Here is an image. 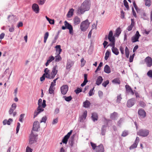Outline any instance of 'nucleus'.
I'll list each match as a JSON object with an SVG mask.
<instances>
[{
	"label": "nucleus",
	"mask_w": 152,
	"mask_h": 152,
	"mask_svg": "<svg viewBox=\"0 0 152 152\" xmlns=\"http://www.w3.org/2000/svg\"><path fill=\"white\" fill-rule=\"evenodd\" d=\"M110 53L109 50H107L106 51L105 54V56L104 57V59L106 60H107L108 59L109 56L110 55Z\"/></svg>",
	"instance_id": "obj_38"
},
{
	"label": "nucleus",
	"mask_w": 152,
	"mask_h": 152,
	"mask_svg": "<svg viewBox=\"0 0 152 152\" xmlns=\"http://www.w3.org/2000/svg\"><path fill=\"white\" fill-rule=\"evenodd\" d=\"M90 144L92 146V149L94 150L95 149L96 150V148H97V146H96V144L92 142H90Z\"/></svg>",
	"instance_id": "obj_48"
},
{
	"label": "nucleus",
	"mask_w": 152,
	"mask_h": 152,
	"mask_svg": "<svg viewBox=\"0 0 152 152\" xmlns=\"http://www.w3.org/2000/svg\"><path fill=\"white\" fill-rule=\"evenodd\" d=\"M58 67L57 65L54 66L52 68V72H51V75L50 74V76L48 77V79H51L54 78L58 72Z\"/></svg>",
	"instance_id": "obj_4"
},
{
	"label": "nucleus",
	"mask_w": 152,
	"mask_h": 152,
	"mask_svg": "<svg viewBox=\"0 0 152 152\" xmlns=\"http://www.w3.org/2000/svg\"><path fill=\"white\" fill-rule=\"evenodd\" d=\"M98 93L99 96L100 98L102 97L103 95V92L101 91H98Z\"/></svg>",
	"instance_id": "obj_64"
},
{
	"label": "nucleus",
	"mask_w": 152,
	"mask_h": 152,
	"mask_svg": "<svg viewBox=\"0 0 152 152\" xmlns=\"http://www.w3.org/2000/svg\"><path fill=\"white\" fill-rule=\"evenodd\" d=\"M120 50L122 54L124 53V48L122 46L120 47Z\"/></svg>",
	"instance_id": "obj_59"
},
{
	"label": "nucleus",
	"mask_w": 152,
	"mask_h": 152,
	"mask_svg": "<svg viewBox=\"0 0 152 152\" xmlns=\"http://www.w3.org/2000/svg\"><path fill=\"white\" fill-rule=\"evenodd\" d=\"M54 57L53 56H50L48 58V59L47 60L45 64V65L46 66H48L50 63L53 61L54 59Z\"/></svg>",
	"instance_id": "obj_25"
},
{
	"label": "nucleus",
	"mask_w": 152,
	"mask_h": 152,
	"mask_svg": "<svg viewBox=\"0 0 152 152\" xmlns=\"http://www.w3.org/2000/svg\"><path fill=\"white\" fill-rule=\"evenodd\" d=\"M60 89L61 94L63 95H65L68 90V86L67 85H64L61 87Z\"/></svg>",
	"instance_id": "obj_8"
},
{
	"label": "nucleus",
	"mask_w": 152,
	"mask_h": 152,
	"mask_svg": "<svg viewBox=\"0 0 152 152\" xmlns=\"http://www.w3.org/2000/svg\"><path fill=\"white\" fill-rule=\"evenodd\" d=\"M68 139L69 138L65 136L62 140V142L64 144H66Z\"/></svg>",
	"instance_id": "obj_41"
},
{
	"label": "nucleus",
	"mask_w": 152,
	"mask_h": 152,
	"mask_svg": "<svg viewBox=\"0 0 152 152\" xmlns=\"http://www.w3.org/2000/svg\"><path fill=\"white\" fill-rule=\"evenodd\" d=\"M109 82L108 80H107L106 81H104L102 83V85L104 87H106L107 86L109 83Z\"/></svg>",
	"instance_id": "obj_49"
},
{
	"label": "nucleus",
	"mask_w": 152,
	"mask_h": 152,
	"mask_svg": "<svg viewBox=\"0 0 152 152\" xmlns=\"http://www.w3.org/2000/svg\"><path fill=\"white\" fill-rule=\"evenodd\" d=\"M145 61L147 66L150 67L152 65V59L150 57H146Z\"/></svg>",
	"instance_id": "obj_10"
},
{
	"label": "nucleus",
	"mask_w": 152,
	"mask_h": 152,
	"mask_svg": "<svg viewBox=\"0 0 152 152\" xmlns=\"http://www.w3.org/2000/svg\"><path fill=\"white\" fill-rule=\"evenodd\" d=\"M82 91V90L81 88H78L76 89L75 90V92L76 94H78L80 93Z\"/></svg>",
	"instance_id": "obj_47"
},
{
	"label": "nucleus",
	"mask_w": 152,
	"mask_h": 152,
	"mask_svg": "<svg viewBox=\"0 0 152 152\" xmlns=\"http://www.w3.org/2000/svg\"><path fill=\"white\" fill-rule=\"evenodd\" d=\"M102 65H103V63L101 62H100V64H99V65L97 67L96 69L95 70V72H98V71L100 70V69H101L100 67L102 66Z\"/></svg>",
	"instance_id": "obj_45"
},
{
	"label": "nucleus",
	"mask_w": 152,
	"mask_h": 152,
	"mask_svg": "<svg viewBox=\"0 0 152 152\" xmlns=\"http://www.w3.org/2000/svg\"><path fill=\"white\" fill-rule=\"evenodd\" d=\"M44 72L45 73L43 74L45 75L46 78L48 79V76H50V70L48 68H46L45 69Z\"/></svg>",
	"instance_id": "obj_30"
},
{
	"label": "nucleus",
	"mask_w": 152,
	"mask_h": 152,
	"mask_svg": "<svg viewBox=\"0 0 152 152\" xmlns=\"http://www.w3.org/2000/svg\"><path fill=\"white\" fill-rule=\"evenodd\" d=\"M58 77L54 79L53 80V81L51 82L50 85H52V86H53V87H54V86H55L56 81V80H58Z\"/></svg>",
	"instance_id": "obj_55"
},
{
	"label": "nucleus",
	"mask_w": 152,
	"mask_h": 152,
	"mask_svg": "<svg viewBox=\"0 0 152 152\" xmlns=\"http://www.w3.org/2000/svg\"><path fill=\"white\" fill-rule=\"evenodd\" d=\"M147 75L149 77L152 78V70H149L147 73Z\"/></svg>",
	"instance_id": "obj_53"
},
{
	"label": "nucleus",
	"mask_w": 152,
	"mask_h": 152,
	"mask_svg": "<svg viewBox=\"0 0 152 152\" xmlns=\"http://www.w3.org/2000/svg\"><path fill=\"white\" fill-rule=\"evenodd\" d=\"M111 50L113 53L115 55H117L119 54L118 50L115 47H112Z\"/></svg>",
	"instance_id": "obj_27"
},
{
	"label": "nucleus",
	"mask_w": 152,
	"mask_h": 152,
	"mask_svg": "<svg viewBox=\"0 0 152 152\" xmlns=\"http://www.w3.org/2000/svg\"><path fill=\"white\" fill-rule=\"evenodd\" d=\"M39 113V112L37 111V110L35 111L34 113V118H35Z\"/></svg>",
	"instance_id": "obj_58"
},
{
	"label": "nucleus",
	"mask_w": 152,
	"mask_h": 152,
	"mask_svg": "<svg viewBox=\"0 0 152 152\" xmlns=\"http://www.w3.org/2000/svg\"><path fill=\"white\" fill-rule=\"evenodd\" d=\"M129 134V132L127 130H124V131L121 134V136L123 137H125Z\"/></svg>",
	"instance_id": "obj_43"
},
{
	"label": "nucleus",
	"mask_w": 152,
	"mask_h": 152,
	"mask_svg": "<svg viewBox=\"0 0 152 152\" xmlns=\"http://www.w3.org/2000/svg\"><path fill=\"white\" fill-rule=\"evenodd\" d=\"M139 105L142 107H144L146 106L145 103L143 101H140L139 102Z\"/></svg>",
	"instance_id": "obj_54"
},
{
	"label": "nucleus",
	"mask_w": 152,
	"mask_h": 152,
	"mask_svg": "<svg viewBox=\"0 0 152 152\" xmlns=\"http://www.w3.org/2000/svg\"><path fill=\"white\" fill-rule=\"evenodd\" d=\"M57 55L55 56V61L56 62H58L60 61L61 59V58L60 55V54H57Z\"/></svg>",
	"instance_id": "obj_40"
},
{
	"label": "nucleus",
	"mask_w": 152,
	"mask_h": 152,
	"mask_svg": "<svg viewBox=\"0 0 152 152\" xmlns=\"http://www.w3.org/2000/svg\"><path fill=\"white\" fill-rule=\"evenodd\" d=\"M64 23L66 28L69 30V33L71 34H72L73 33V28L72 25L66 21H65Z\"/></svg>",
	"instance_id": "obj_9"
},
{
	"label": "nucleus",
	"mask_w": 152,
	"mask_h": 152,
	"mask_svg": "<svg viewBox=\"0 0 152 152\" xmlns=\"http://www.w3.org/2000/svg\"><path fill=\"white\" fill-rule=\"evenodd\" d=\"M91 103L89 101L86 100L83 102V106L85 108H88L90 107Z\"/></svg>",
	"instance_id": "obj_29"
},
{
	"label": "nucleus",
	"mask_w": 152,
	"mask_h": 152,
	"mask_svg": "<svg viewBox=\"0 0 152 152\" xmlns=\"http://www.w3.org/2000/svg\"><path fill=\"white\" fill-rule=\"evenodd\" d=\"M63 98L67 102H69L72 99V98L71 96H63Z\"/></svg>",
	"instance_id": "obj_35"
},
{
	"label": "nucleus",
	"mask_w": 152,
	"mask_h": 152,
	"mask_svg": "<svg viewBox=\"0 0 152 152\" xmlns=\"http://www.w3.org/2000/svg\"><path fill=\"white\" fill-rule=\"evenodd\" d=\"M121 28L120 27L118 28L115 31V33L113 35V37L115 38L118 37L121 34Z\"/></svg>",
	"instance_id": "obj_15"
},
{
	"label": "nucleus",
	"mask_w": 152,
	"mask_h": 152,
	"mask_svg": "<svg viewBox=\"0 0 152 152\" xmlns=\"http://www.w3.org/2000/svg\"><path fill=\"white\" fill-rule=\"evenodd\" d=\"M136 101L135 99L132 98L128 100L127 103V106L129 107H132L135 102Z\"/></svg>",
	"instance_id": "obj_11"
},
{
	"label": "nucleus",
	"mask_w": 152,
	"mask_h": 152,
	"mask_svg": "<svg viewBox=\"0 0 152 152\" xmlns=\"http://www.w3.org/2000/svg\"><path fill=\"white\" fill-rule=\"evenodd\" d=\"M74 10L73 8L71 9L68 11L67 14V16L68 18H70L73 15V12Z\"/></svg>",
	"instance_id": "obj_28"
},
{
	"label": "nucleus",
	"mask_w": 152,
	"mask_h": 152,
	"mask_svg": "<svg viewBox=\"0 0 152 152\" xmlns=\"http://www.w3.org/2000/svg\"><path fill=\"white\" fill-rule=\"evenodd\" d=\"M129 50L128 48L126 46L125 47V53L126 55V56L127 58H129Z\"/></svg>",
	"instance_id": "obj_37"
},
{
	"label": "nucleus",
	"mask_w": 152,
	"mask_h": 152,
	"mask_svg": "<svg viewBox=\"0 0 152 152\" xmlns=\"http://www.w3.org/2000/svg\"><path fill=\"white\" fill-rule=\"evenodd\" d=\"M140 140L139 138L137 137H136V139L134 143L129 147V149L130 150L133 149L137 148L138 143Z\"/></svg>",
	"instance_id": "obj_12"
},
{
	"label": "nucleus",
	"mask_w": 152,
	"mask_h": 152,
	"mask_svg": "<svg viewBox=\"0 0 152 152\" xmlns=\"http://www.w3.org/2000/svg\"><path fill=\"white\" fill-rule=\"evenodd\" d=\"M32 8L33 11L36 13H38L39 12V9L38 5L37 4H33Z\"/></svg>",
	"instance_id": "obj_16"
},
{
	"label": "nucleus",
	"mask_w": 152,
	"mask_h": 152,
	"mask_svg": "<svg viewBox=\"0 0 152 152\" xmlns=\"http://www.w3.org/2000/svg\"><path fill=\"white\" fill-rule=\"evenodd\" d=\"M103 80V79L102 77L101 76H99L97 77L96 81V84L98 86L99 85L102 83Z\"/></svg>",
	"instance_id": "obj_23"
},
{
	"label": "nucleus",
	"mask_w": 152,
	"mask_h": 152,
	"mask_svg": "<svg viewBox=\"0 0 152 152\" xmlns=\"http://www.w3.org/2000/svg\"><path fill=\"white\" fill-rule=\"evenodd\" d=\"M118 113L115 112H114L110 115V118L112 120H115L117 117Z\"/></svg>",
	"instance_id": "obj_32"
},
{
	"label": "nucleus",
	"mask_w": 152,
	"mask_h": 152,
	"mask_svg": "<svg viewBox=\"0 0 152 152\" xmlns=\"http://www.w3.org/2000/svg\"><path fill=\"white\" fill-rule=\"evenodd\" d=\"M125 88L127 93H130L132 95L134 94V92L131 88L128 85L125 86Z\"/></svg>",
	"instance_id": "obj_18"
},
{
	"label": "nucleus",
	"mask_w": 152,
	"mask_h": 152,
	"mask_svg": "<svg viewBox=\"0 0 152 152\" xmlns=\"http://www.w3.org/2000/svg\"><path fill=\"white\" fill-rule=\"evenodd\" d=\"M82 4H83L84 8L86 11L89 10L91 5L90 0H85Z\"/></svg>",
	"instance_id": "obj_5"
},
{
	"label": "nucleus",
	"mask_w": 152,
	"mask_h": 152,
	"mask_svg": "<svg viewBox=\"0 0 152 152\" xmlns=\"http://www.w3.org/2000/svg\"><path fill=\"white\" fill-rule=\"evenodd\" d=\"M94 87L90 90L89 92V96H91L94 94Z\"/></svg>",
	"instance_id": "obj_44"
},
{
	"label": "nucleus",
	"mask_w": 152,
	"mask_h": 152,
	"mask_svg": "<svg viewBox=\"0 0 152 152\" xmlns=\"http://www.w3.org/2000/svg\"><path fill=\"white\" fill-rule=\"evenodd\" d=\"M37 134H34L32 131H31V132L29 137V144H32L36 142H37Z\"/></svg>",
	"instance_id": "obj_2"
},
{
	"label": "nucleus",
	"mask_w": 152,
	"mask_h": 152,
	"mask_svg": "<svg viewBox=\"0 0 152 152\" xmlns=\"http://www.w3.org/2000/svg\"><path fill=\"white\" fill-rule=\"evenodd\" d=\"M32 149L28 146L26 147V152H32Z\"/></svg>",
	"instance_id": "obj_62"
},
{
	"label": "nucleus",
	"mask_w": 152,
	"mask_h": 152,
	"mask_svg": "<svg viewBox=\"0 0 152 152\" xmlns=\"http://www.w3.org/2000/svg\"><path fill=\"white\" fill-rule=\"evenodd\" d=\"M145 5L146 6L148 7H150L151 5V0H145Z\"/></svg>",
	"instance_id": "obj_42"
},
{
	"label": "nucleus",
	"mask_w": 152,
	"mask_h": 152,
	"mask_svg": "<svg viewBox=\"0 0 152 152\" xmlns=\"http://www.w3.org/2000/svg\"><path fill=\"white\" fill-rule=\"evenodd\" d=\"M105 38H115L113 37V33L112 31H110L108 34V36H106Z\"/></svg>",
	"instance_id": "obj_36"
},
{
	"label": "nucleus",
	"mask_w": 152,
	"mask_h": 152,
	"mask_svg": "<svg viewBox=\"0 0 152 152\" xmlns=\"http://www.w3.org/2000/svg\"><path fill=\"white\" fill-rule=\"evenodd\" d=\"M134 54L132 56H130L129 58V62H132L133 61V59L134 58Z\"/></svg>",
	"instance_id": "obj_60"
},
{
	"label": "nucleus",
	"mask_w": 152,
	"mask_h": 152,
	"mask_svg": "<svg viewBox=\"0 0 152 152\" xmlns=\"http://www.w3.org/2000/svg\"><path fill=\"white\" fill-rule=\"evenodd\" d=\"M47 118L46 116L43 117L42 119V120L40 121V123H42V122L45 123L46 121L47 120Z\"/></svg>",
	"instance_id": "obj_56"
},
{
	"label": "nucleus",
	"mask_w": 152,
	"mask_h": 152,
	"mask_svg": "<svg viewBox=\"0 0 152 152\" xmlns=\"http://www.w3.org/2000/svg\"><path fill=\"white\" fill-rule=\"evenodd\" d=\"M73 62L70 60H68L67 62L66 69H69L73 65Z\"/></svg>",
	"instance_id": "obj_21"
},
{
	"label": "nucleus",
	"mask_w": 152,
	"mask_h": 152,
	"mask_svg": "<svg viewBox=\"0 0 152 152\" xmlns=\"http://www.w3.org/2000/svg\"><path fill=\"white\" fill-rule=\"evenodd\" d=\"M149 131L145 129H141L137 133V134L143 137H147L149 134Z\"/></svg>",
	"instance_id": "obj_3"
},
{
	"label": "nucleus",
	"mask_w": 152,
	"mask_h": 152,
	"mask_svg": "<svg viewBox=\"0 0 152 152\" xmlns=\"http://www.w3.org/2000/svg\"><path fill=\"white\" fill-rule=\"evenodd\" d=\"M53 86L52 85H50V87L49 89V93L50 94H54V90L53 89Z\"/></svg>",
	"instance_id": "obj_39"
},
{
	"label": "nucleus",
	"mask_w": 152,
	"mask_h": 152,
	"mask_svg": "<svg viewBox=\"0 0 152 152\" xmlns=\"http://www.w3.org/2000/svg\"><path fill=\"white\" fill-rule=\"evenodd\" d=\"M91 118L94 122L97 121L98 119V115L97 114L95 113H93L92 114Z\"/></svg>",
	"instance_id": "obj_22"
},
{
	"label": "nucleus",
	"mask_w": 152,
	"mask_h": 152,
	"mask_svg": "<svg viewBox=\"0 0 152 152\" xmlns=\"http://www.w3.org/2000/svg\"><path fill=\"white\" fill-rule=\"evenodd\" d=\"M124 5L127 10L129 9V6L128 5V3L126 0H124Z\"/></svg>",
	"instance_id": "obj_51"
},
{
	"label": "nucleus",
	"mask_w": 152,
	"mask_h": 152,
	"mask_svg": "<svg viewBox=\"0 0 152 152\" xmlns=\"http://www.w3.org/2000/svg\"><path fill=\"white\" fill-rule=\"evenodd\" d=\"M111 43L110 44V46L112 47H114L115 46V39H108Z\"/></svg>",
	"instance_id": "obj_34"
},
{
	"label": "nucleus",
	"mask_w": 152,
	"mask_h": 152,
	"mask_svg": "<svg viewBox=\"0 0 152 152\" xmlns=\"http://www.w3.org/2000/svg\"><path fill=\"white\" fill-rule=\"evenodd\" d=\"M74 23L75 25L79 24L80 22V18L78 16H75L73 19Z\"/></svg>",
	"instance_id": "obj_20"
},
{
	"label": "nucleus",
	"mask_w": 152,
	"mask_h": 152,
	"mask_svg": "<svg viewBox=\"0 0 152 152\" xmlns=\"http://www.w3.org/2000/svg\"><path fill=\"white\" fill-rule=\"evenodd\" d=\"M124 119V118H121L118 121V126H120L121 124L123 122Z\"/></svg>",
	"instance_id": "obj_61"
},
{
	"label": "nucleus",
	"mask_w": 152,
	"mask_h": 152,
	"mask_svg": "<svg viewBox=\"0 0 152 152\" xmlns=\"http://www.w3.org/2000/svg\"><path fill=\"white\" fill-rule=\"evenodd\" d=\"M42 106L43 108H44L46 106V101L45 100H43Z\"/></svg>",
	"instance_id": "obj_63"
},
{
	"label": "nucleus",
	"mask_w": 152,
	"mask_h": 152,
	"mask_svg": "<svg viewBox=\"0 0 152 152\" xmlns=\"http://www.w3.org/2000/svg\"><path fill=\"white\" fill-rule=\"evenodd\" d=\"M61 46L58 45H56L55 48L56 49V54H60L62 51V49L61 48Z\"/></svg>",
	"instance_id": "obj_24"
},
{
	"label": "nucleus",
	"mask_w": 152,
	"mask_h": 152,
	"mask_svg": "<svg viewBox=\"0 0 152 152\" xmlns=\"http://www.w3.org/2000/svg\"><path fill=\"white\" fill-rule=\"evenodd\" d=\"M121 94H120L119 95H118L117 96V99L116 100V102H117L120 103V101L122 99V98L121 97Z\"/></svg>",
	"instance_id": "obj_46"
},
{
	"label": "nucleus",
	"mask_w": 152,
	"mask_h": 152,
	"mask_svg": "<svg viewBox=\"0 0 152 152\" xmlns=\"http://www.w3.org/2000/svg\"><path fill=\"white\" fill-rule=\"evenodd\" d=\"M16 107L17 105L16 104L14 103L12 104L9 111V113L10 115H11L13 113L14 110L16 108Z\"/></svg>",
	"instance_id": "obj_19"
},
{
	"label": "nucleus",
	"mask_w": 152,
	"mask_h": 152,
	"mask_svg": "<svg viewBox=\"0 0 152 152\" xmlns=\"http://www.w3.org/2000/svg\"><path fill=\"white\" fill-rule=\"evenodd\" d=\"M25 114H22L20 115L19 121L21 122H23V119L24 116Z\"/></svg>",
	"instance_id": "obj_57"
},
{
	"label": "nucleus",
	"mask_w": 152,
	"mask_h": 152,
	"mask_svg": "<svg viewBox=\"0 0 152 152\" xmlns=\"http://www.w3.org/2000/svg\"><path fill=\"white\" fill-rule=\"evenodd\" d=\"M112 82L114 84H119L121 83L119 78L118 77L116 78L112 81Z\"/></svg>",
	"instance_id": "obj_33"
},
{
	"label": "nucleus",
	"mask_w": 152,
	"mask_h": 152,
	"mask_svg": "<svg viewBox=\"0 0 152 152\" xmlns=\"http://www.w3.org/2000/svg\"><path fill=\"white\" fill-rule=\"evenodd\" d=\"M138 113L139 117L141 120L144 118L146 116V113L143 109H139L138 111Z\"/></svg>",
	"instance_id": "obj_6"
},
{
	"label": "nucleus",
	"mask_w": 152,
	"mask_h": 152,
	"mask_svg": "<svg viewBox=\"0 0 152 152\" xmlns=\"http://www.w3.org/2000/svg\"><path fill=\"white\" fill-rule=\"evenodd\" d=\"M83 4H82L80 6L78 7V10L77 11V13L79 14H83L85 12H86L84 8V5Z\"/></svg>",
	"instance_id": "obj_14"
},
{
	"label": "nucleus",
	"mask_w": 152,
	"mask_h": 152,
	"mask_svg": "<svg viewBox=\"0 0 152 152\" xmlns=\"http://www.w3.org/2000/svg\"><path fill=\"white\" fill-rule=\"evenodd\" d=\"M87 112L86 110L84 111L83 113V114L79 118V121L80 122H83L84 120H85L87 117Z\"/></svg>",
	"instance_id": "obj_13"
},
{
	"label": "nucleus",
	"mask_w": 152,
	"mask_h": 152,
	"mask_svg": "<svg viewBox=\"0 0 152 152\" xmlns=\"http://www.w3.org/2000/svg\"><path fill=\"white\" fill-rule=\"evenodd\" d=\"M46 1V0H37V2L39 5L43 4Z\"/></svg>",
	"instance_id": "obj_52"
},
{
	"label": "nucleus",
	"mask_w": 152,
	"mask_h": 152,
	"mask_svg": "<svg viewBox=\"0 0 152 152\" xmlns=\"http://www.w3.org/2000/svg\"><path fill=\"white\" fill-rule=\"evenodd\" d=\"M96 150V152H104V148L103 145L101 144L97 146Z\"/></svg>",
	"instance_id": "obj_17"
},
{
	"label": "nucleus",
	"mask_w": 152,
	"mask_h": 152,
	"mask_svg": "<svg viewBox=\"0 0 152 152\" xmlns=\"http://www.w3.org/2000/svg\"><path fill=\"white\" fill-rule=\"evenodd\" d=\"M104 71L107 73L109 74L111 72V70L110 67L107 65H106L104 68Z\"/></svg>",
	"instance_id": "obj_26"
},
{
	"label": "nucleus",
	"mask_w": 152,
	"mask_h": 152,
	"mask_svg": "<svg viewBox=\"0 0 152 152\" xmlns=\"http://www.w3.org/2000/svg\"><path fill=\"white\" fill-rule=\"evenodd\" d=\"M106 126L105 125L102 126L101 128V134L102 135H105L106 130Z\"/></svg>",
	"instance_id": "obj_31"
},
{
	"label": "nucleus",
	"mask_w": 152,
	"mask_h": 152,
	"mask_svg": "<svg viewBox=\"0 0 152 152\" xmlns=\"http://www.w3.org/2000/svg\"><path fill=\"white\" fill-rule=\"evenodd\" d=\"M40 128V125L39 122L37 121H35L34 123L33 126L32 130L33 131L38 132L39 131V129Z\"/></svg>",
	"instance_id": "obj_7"
},
{
	"label": "nucleus",
	"mask_w": 152,
	"mask_h": 152,
	"mask_svg": "<svg viewBox=\"0 0 152 152\" xmlns=\"http://www.w3.org/2000/svg\"><path fill=\"white\" fill-rule=\"evenodd\" d=\"M90 23L88 19L82 22L80 25V29L83 31H85L89 27Z\"/></svg>",
	"instance_id": "obj_1"
},
{
	"label": "nucleus",
	"mask_w": 152,
	"mask_h": 152,
	"mask_svg": "<svg viewBox=\"0 0 152 152\" xmlns=\"http://www.w3.org/2000/svg\"><path fill=\"white\" fill-rule=\"evenodd\" d=\"M41 106H38L37 109V111L39 112L40 113L44 110V109Z\"/></svg>",
	"instance_id": "obj_50"
}]
</instances>
